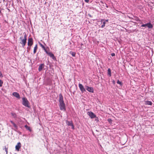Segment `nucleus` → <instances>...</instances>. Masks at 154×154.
Segmentation results:
<instances>
[{
  "label": "nucleus",
  "mask_w": 154,
  "mask_h": 154,
  "mask_svg": "<svg viewBox=\"0 0 154 154\" xmlns=\"http://www.w3.org/2000/svg\"><path fill=\"white\" fill-rule=\"evenodd\" d=\"M19 133L20 134H21V132H20L19 131Z\"/></svg>",
  "instance_id": "37"
},
{
  "label": "nucleus",
  "mask_w": 154,
  "mask_h": 154,
  "mask_svg": "<svg viewBox=\"0 0 154 154\" xmlns=\"http://www.w3.org/2000/svg\"><path fill=\"white\" fill-rule=\"evenodd\" d=\"M79 87L82 93H83L85 92L86 91L85 88L84 86L81 84L79 83Z\"/></svg>",
  "instance_id": "4"
},
{
  "label": "nucleus",
  "mask_w": 154,
  "mask_h": 154,
  "mask_svg": "<svg viewBox=\"0 0 154 154\" xmlns=\"http://www.w3.org/2000/svg\"><path fill=\"white\" fill-rule=\"evenodd\" d=\"M85 1L86 3H88L89 2V0H85Z\"/></svg>",
  "instance_id": "33"
},
{
  "label": "nucleus",
  "mask_w": 154,
  "mask_h": 154,
  "mask_svg": "<svg viewBox=\"0 0 154 154\" xmlns=\"http://www.w3.org/2000/svg\"><path fill=\"white\" fill-rule=\"evenodd\" d=\"M12 95L18 99H20V94L16 92H14L13 93Z\"/></svg>",
  "instance_id": "10"
},
{
  "label": "nucleus",
  "mask_w": 154,
  "mask_h": 154,
  "mask_svg": "<svg viewBox=\"0 0 154 154\" xmlns=\"http://www.w3.org/2000/svg\"><path fill=\"white\" fill-rule=\"evenodd\" d=\"M136 21L137 22H135V24L136 23L138 24V23L137 22H138V23H139L140 24L142 23V22L140 20H138V18L137 17H135V21Z\"/></svg>",
  "instance_id": "15"
},
{
  "label": "nucleus",
  "mask_w": 154,
  "mask_h": 154,
  "mask_svg": "<svg viewBox=\"0 0 154 154\" xmlns=\"http://www.w3.org/2000/svg\"><path fill=\"white\" fill-rule=\"evenodd\" d=\"M81 45H83V44H81Z\"/></svg>",
  "instance_id": "40"
},
{
  "label": "nucleus",
  "mask_w": 154,
  "mask_h": 154,
  "mask_svg": "<svg viewBox=\"0 0 154 154\" xmlns=\"http://www.w3.org/2000/svg\"><path fill=\"white\" fill-rule=\"evenodd\" d=\"M31 46H30V47H27V51L28 52L30 50V48H31V47H30Z\"/></svg>",
  "instance_id": "30"
},
{
  "label": "nucleus",
  "mask_w": 154,
  "mask_h": 154,
  "mask_svg": "<svg viewBox=\"0 0 154 154\" xmlns=\"http://www.w3.org/2000/svg\"><path fill=\"white\" fill-rule=\"evenodd\" d=\"M117 83L118 84H119L121 86L122 85V84H123L122 83V82L120 81L119 79L117 80Z\"/></svg>",
  "instance_id": "22"
},
{
  "label": "nucleus",
  "mask_w": 154,
  "mask_h": 154,
  "mask_svg": "<svg viewBox=\"0 0 154 154\" xmlns=\"http://www.w3.org/2000/svg\"><path fill=\"white\" fill-rule=\"evenodd\" d=\"M101 22L103 23V24L101 26V27L102 28H103L105 26V22L104 21V20L103 19H101Z\"/></svg>",
  "instance_id": "17"
},
{
  "label": "nucleus",
  "mask_w": 154,
  "mask_h": 154,
  "mask_svg": "<svg viewBox=\"0 0 154 154\" xmlns=\"http://www.w3.org/2000/svg\"><path fill=\"white\" fill-rule=\"evenodd\" d=\"M45 64L44 63H42L40 65L38 68V70L39 72L41 71L43 68H44Z\"/></svg>",
  "instance_id": "13"
},
{
  "label": "nucleus",
  "mask_w": 154,
  "mask_h": 154,
  "mask_svg": "<svg viewBox=\"0 0 154 154\" xmlns=\"http://www.w3.org/2000/svg\"><path fill=\"white\" fill-rule=\"evenodd\" d=\"M147 26V23L142 24L141 26V27H145V26Z\"/></svg>",
  "instance_id": "29"
},
{
  "label": "nucleus",
  "mask_w": 154,
  "mask_h": 154,
  "mask_svg": "<svg viewBox=\"0 0 154 154\" xmlns=\"http://www.w3.org/2000/svg\"><path fill=\"white\" fill-rule=\"evenodd\" d=\"M3 83V81L1 80H0V87L2 86Z\"/></svg>",
  "instance_id": "28"
},
{
  "label": "nucleus",
  "mask_w": 154,
  "mask_h": 154,
  "mask_svg": "<svg viewBox=\"0 0 154 154\" xmlns=\"http://www.w3.org/2000/svg\"><path fill=\"white\" fill-rule=\"evenodd\" d=\"M66 123L68 126H71L72 129H74V126L72 121H69L67 120Z\"/></svg>",
  "instance_id": "9"
},
{
  "label": "nucleus",
  "mask_w": 154,
  "mask_h": 154,
  "mask_svg": "<svg viewBox=\"0 0 154 154\" xmlns=\"http://www.w3.org/2000/svg\"><path fill=\"white\" fill-rule=\"evenodd\" d=\"M37 48H38L37 45L36 44L34 48L33 53L34 54H35L36 53Z\"/></svg>",
  "instance_id": "19"
},
{
  "label": "nucleus",
  "mask_w": 154,
  "mask_h": 154,
  "mask_svg": "<svg viewBox=\"0 0 154 154\" xmlns=\"http://www.w3.org/2000/svg\"><path fill=\"white\" fill-rule=\"evenodd\" d=\"M106 8H108V6H107V5L106 4Z\"/></svg>",
  "instance_id": "36"
},
{
  "label": "nucleus",
  "mask_w": 154,
  "mask_h": 154,
  "mask_svg": "<svg viewBox=\"0 0 154 154\" xmlns=\"http://www.w3.org/2000/svg\"><path fill=\"white\" fill-rule=\"evenodd\" d=\"M10 122L11 124H12L14 127L15 129L14 130L16 131H17V130L18 129V127L17 125L12 120H10Z\"/></svg>",
  "instance_id": "11"
},
{
  "label": "nucleus",
  "mask_w": 154,
  "mask_h": 154,
  "mask_svg": "<svg viewBox=\"0 0 154 154\" xmlns=\"http://www.w3.org/2000/svg\"><path fill=\"white\" fill-rule=\"evenodd\" d=\"M114 84H115V81L114 80H113L112 81V82Z\"/></svg>",
  "instance_id": "34"
},
{
  "label": "nucleus",
  "mask_w": 154,
  "mask_h": 154,
  "mask_svg": "<svg viewBox=\"0 0 154 154\" xmlns=\"http://www.w3.org/2000/svg\"><path fill=\"white\" fill-rule=\"evenodd\" d=\"M70 54L73 57H75V53L72 51H70Z\"/></svg>",
  "instance_id": "23"
},
{
  "label": "nucleus",
  "mask_w": 154,
  "mask_h": 154,
  "mask_svg": "<svg viewBox=\"0 0 154 154\" xmlns=\"http://www.w3.org/2000/svg\"><path fill=\"white\" fill-rule=\"evenodd\" d=\"M111 55L112 57L114 56L115 55V54L114 53H112L111 54Z\"/></svg>",
  "instance_id": "31"
},
{
  "label": "nucleus",
  "mask_w": 154,
  "mask_h": 154,
  "mask_svg": "<svg viewBox=\"0 0 154 154\" xmlns=\"http://www.w3.org/2000/svg\"><path fill=\"white\" fill-rule=\"evenodd\" d=\"M88 115L89 116L91 119H94L96 117V116L94 113L92 112H87Z\"/></svg>",
  "instance_id": "6"
},
{
  "label": "nucleus",
  "mask_w": 154,
  "mask_h": 154,
  "mask_svg": "<svg viewBox=\"0 0 154 154\" xmlns=\"http://www.w3.org/2000/svg\"><path fill=\"white\" fill-rule=\"evenodd\" d=\"M43 49L45 51V52H46V53L47 54L49 52H48V51L47 50V48H46L45 47Z\"/></svg>",
  "instance_id": "27"
},
{
  "label": "nucleus",
  "mask_w": 154,
  "mask_h": 154,
  "mask_svg": "<svg viewBox=\"0 0 154 154\" xmlns=\"http://www.w3.org/2000/svg\"><path fill=\"white\" fill-rule=\"evenodd\" d=\"M33 44V40L32 38H29L28 39V45L31 46Z\"/></svg>",
  "instance_id": "7"
},
{
  "label": "nucleus",
  "mask_w": 154,
  "mask_h": 154,
  "mask_svg": "<svg viewBox=\"0 0 154 154\" xmlns=\"http://www.w3.org/2000/svg\"><path fill=\"white\" fill-rule=\"evenodd\" d=\"M39 45H40V46L42 47V48L43 49L45 48V47L41 43L39 42L38 43Z\"/></svg>",
  "instance_id": "25"
},
{
  "label": "nucleus",
  "mask_w": 154,
  "mask_h": 154,
  "mask_svg": "<svg viewBox=\"0 0 154 154\" xmlns=\"http://www.w3.org/2000/svg\"><path fill=\"white\" fill-rule=\"evenodd\" d=\"M109 124H111L112 122V120L111 119H108L107 120Z\"/></svg>",
  "instance_id": "24"
},
{
  "label": "nucleus",
  "mask_w": 154,
  "mask_h": 154,
  "mask_svg": "<svg viewBox=\"0 0 154 154\" xmlns=\"http://www.w3.org/2000/svg\"><path fill=\"white\" fill-rule=\"evenodd\" d=\"M21 145L20 142H19L17 143V144L15 146V149L17 151H19L20 149V148Z\"/></svg>",
  "instance_id": "8"
},
{
  "label": "nucleus",
  "mask_w": 154,
  "mask_h": 154,
  "mask_svg": "<svg viewBox=\"0 0 154 154\" xmlns=\"http://www.w3.org/2000/svg\"><path fill=\"white\" fill-rule=\"evenodd\" d=\"M11 114L14 118H16L17 117V115L15 113L11 112Z\"/></svg>",
  "instance_id": "21"
},
{
  "label": "nucleus",
  "mask_w": 154,
  "mask_h": 154,
  "mask_svg": "<svg viewBox=\"0 0 154 154\" xmlns=\"http://www.w3.org/2000/svg\"><path fill=\"white\" fill-rule=\"evenodd\" d=\"M51 57L52 58V59L55 60L56 59V58L54 57V54L51 52H49L47 54Z\"/></svg>",
  "instance_id": "12"
},
{
  "label": "nucleus",
  "mask_w": 154,
  "mask_h": 154,
  "mask_svg": "<svg viewBox=\"0 0 154 154\" xmlns=\"http://www.w3.org/2000/svg\"><path fill=\"white\" fill-rule=\"evenodd\" d=\"M25 128L28 130H29L30 132L32 130L31 128H30V127H29L28 125H25Z\"/></svg>",
  "instance_id": "20"
},
{
  "label": "nucleus",
  "mask_w": 154,
  "mask_h": 154,
  "mask_svg": "<svg viewBox=\"0 0 154 154\" xmlns=\"http://www.w3.org/2000/svg\"><path fill=\"white\" fill-rule=\"evenodd\" d=\"M5 151L6 152V154H8V147H6V146H5Z\"/></svg>",
  "instance_id": "26"
},
{
  "label": "nucleus",
  "mask_w": 154,
  "mask_h": 154,
  "mask_svg": "<svg viewBox=\"0 0 154 154\" xmlns=\"http://www.w3.org/2000/svg\"><path fill=\"white\" fill-rule=\"evenodd\" d=\"M86 89L88 92L93 93L94 92V90L93 87H90L88 86H85V87Z\"/></svg>",
  "instance_id": "5"
},
{
  "label": "nucleus",
  "mask_w": 154,
  "mask_h": 154,
  "mask_svg": "<svg viewBox=\"0 0 154 154\" xmlns=\"http://www.w3.org/2000/svg\"><path fill=\"white\" fill-rule=\"evenodd\" d=\"M47 48H48V49H49V48H48V47H47Z\"/></svg>",
  "instance_id": "38"
},
{
  "label": "nucleus",
  "mask_w": 154,
  "mask_h": 154,
  "mask_svg": "<svg viewBox=\"0 0 154 154\" xmlns=\"http://www.w3.org/2000/svg\"><path fill=\"white\" fill-rule=\"evenodd\" d=\"M3 75L2 73L0 72V77H2Z\"/></svg>",
  "instance_id": "32"
},
{
  "label": "nucleus",
  "mask_w": 154,
  "mask_h": 154,
  "mask_svg": "<svg viewBox=\"0 0 154 154\" xmlns=\"http://www.w3.org/2000/svg\"><path fill=\"white\" fill-rule=\"evenodd\" d=\"M145 104L146 105H150L151 106L152 103V102L149 101V100H146L145 101Z\"/></svg>",
  "instance_id": "14"
},
{
  "label": "nucleus",
  "mask_w": 154,
  "mask_h": 154,
  "mask_svg": "<svg viewBox=\"0 0 154 154\" xmlns=\"http://www.w3.org/2000/svg\"><path fill=\"white\" fill-rule=\"evenodd\" d=\"M22 99L23 100L22 102L23 105L26 107H29L30 106L29 104V101L27 98L26 97H23L22 98Z\"/></svg>",
  "instance_id": "3"
},
{
  "label": "nucleus",
  "mask_w": 154,
  "mask_h": 154,
  "mask_svg": "<svg viewBox=\"0 0 154 154\" xmlns=\"http://www.w3.org/2000/svg\"><path fill=\"white\" fill-rule=\"evenodd\" d=\"M23 34L24 35V38H23V37H20V39L21 40L20 43L22 45V47L24 48L26 43L27 35L25 32H24Z\"/></svg>",
  "instance_id": "2"
},
{
  "label": "nucleus",
  "mask_w": 154,
  "mask_h": 154,
  "mask_svg": "<svg viewBox=\"0 0 154 154\" xmlns=\"http://www.w3.org/2000/svg\"><path fill=\"white\" fill-rule=\"evenodd\" d=\"M59 106L60 109L61 110L65 111H66V106L63 100V97L61 94H59Z\"/></svg>",
  "instance_id": "1"
},
{
  "label": "nucleus",
  "mask_w": 154,
  "mask_h": 154,
  "mask_svg": "<svg viewBox=\"0 0 154 154\" xmlns=\"http://www.w3.org/2000/svg\"><path fill=\"white\" fill-rule=\"evenodd\" d=\"M107 74L109 76H111V70L110 68H108L107 70Z\"/></svg>",
  "instance_id": "18"
},
{
  "label": "nucleus",
  "mask_w": 154,
  "mask_h": 154,
  "mask_svg": "<svg viewBox=\"0 0 154 154\" xmlns=\"http://www.w3.org/2000/svg\"><path fill=\"white\" fill-rule=\"evenodd\" d=\"M88 15V16H89V17H92V16H91V15H90V14H89Z\"/></svg>",
  "instance_id": "35"
},
{
  "label": "nucleus",
  "mask_w": 154,
  "mask_h": 154,
  "mask_svg": "<svg viewBox=\"0 0 154 154\" xmlns=\"http://www.w3.org/2000/svg\"><path fill=\"white\" fill-rule=\"evenodd\" d=\"M147 26L149 29H152L153 27L152 25L150 23H147Z\"/></svg>",
  "instance_id": "16"
},
{
  "label": "nucleus",
  "mask_w": 154,
  "mask_h": 154,
  "mask_svg": "<svg viewBox=\"0 0 154 154\" xmlns=\"http://www.w3.org/2000/svg\"><path fill=\"white\" fill-rule=\"evenodd\" d=\"M106 21H108V20H106Z\"/></svg>",
  "instance_id": "39"
}]
</instances>
